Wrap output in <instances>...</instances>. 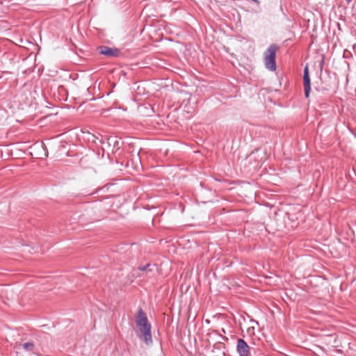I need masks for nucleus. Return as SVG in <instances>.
<instances>
[{"instance_id": "obj_5", "label": "nucleus", "mask_w": 356, "mask_h": 356, "mask_svg": "<svg viewBox=\"0 0 356 356\" xmlns=\"http://www.w3.org/2000/svg\"><path fill=\"white\" fill-rule=\"evenodd\" d=\"M237 351L240 356H248L250 353V347L247 343L242 339L237 341Z\"/></svg>"}, {"instance_id": "obj_9", "label": "nucleus", "mask_w": 356, "mask_h": 356, "mask_svg": "<svg viewBox=\"0 0 356 356\" xmlns=\"http://www.w3.org/2000/svg\"><path fill=\"white\" fill-rule=\"evenodd\" d=\"M149 267H150V265H149V264H147V265H146V266H143V267H140V270H143V271H145V270H147V268H149Z\"/></svg>"}, {"instance_id": "obj_6", "label": "nucleus", "mask_w": 356, "mask_h": 356, "mask_svg": "<svg viewBox=\"0 0 356 356\" xmlns=\"http://www.w3.org/2000/svg\"><path fill=\"white\" fill-rule=\"evenodd\" d=\"M23 348L26 350L31 351L33 349L34 344L31 342L24 343L23 345Z\"/></svg>"}, {"instance_id": "obj_4", "label": "nucleus", "mask_w": 356, "mask_h": 356, "mask_svg": "<svg viewBox=\"0 0 356 356\" xmlns=\"http://www.w3.org/2000/svg\"><path fill=\"white\" fill-rule=\"evenodd\" d=\"M303 84H304V95L305 98H309L312 90V83L309 74V64L307 63L304 66L303 76H302Z\"/></svg>"}, {"instance_id": "obj_10", "label": "nucleus", "mask_w": 356, "mask_h": 356, "mask_svg": "<svg viewBox=\"0 0 356 356\" xmlns=\"http://www.w3.org/2000/svg\"><path fill=\"white\" fill-rule=\"evenodd\" d=\"M251 1L254 3H259V0H251Z\"/></svg>"}, {"instance_id": "obj_1", "label": "nucleus", "mask_w": 356, "mask_h": 356, "mask_svg": "<svg viewBox=\"0 0 356 356\" xmlns=\"http://www.w3.org/2000/svg\"><path fill=\"white\" fill-rule=\"evenodd\" d=\"M136 323L140 334L138 336L143 339L147 345L152 343L151 325L149 323L147 316L142 309L138 311Z\"/></svg>"}, {"instance_id": "obj_3", "label": "nucleus", "mask_w": 356, "mask_h": 356, "mask_svg": "<svg viewBox=\"0 0 356 356\" xmlns=\"http://www.w3.org/2000/svg\"><path fill=\"white\" fill-rule=\"evenodd\" d=\"M99 54L107 58H118L121 56L122 52L119 48L115 47H108L106 45H100L97 48Z\"/></svg>"}, {"instance_id": "obj_2", "label": "nucleus", "mask_w": 356, "mask_h": 356, "mask_svg": "<svg viewBox=\"0 0 356 356\" xmlns=\"http://www.w3.org/2000/svg\"><path fill=\"white\" fill-rule=\"evenodd\" d=\"M279 49L278 44L273 43L264 52V66L270 72H275L277 70L276 54Z\"/></svg>"}, {"instance_id": "obj_7", "label": "nucleus", "mask_w": 356, "mask_h": 356, "mask_svg": "<svg viewBox=\"0 0 356 356\" xmlns=\"http://www.w3.org/2000/svg\"><path fill=\"white\" fill-rule=\"evenodd\" d=\"M145 108L146 110H151V111H154V108L152 107L151 104H147V105H140L138 106V109L142 110Z\"/></svg>"}, {"instance_id": "obj_11", "label": "nucleus", "mask_w": 356, "mask_h": 356, "mask_svg": "<svg viewBox=\"0 0 356 356\" xmlns=\"http://www.w3.org/2000/svg\"><path fill=\"white\" fill-rule=\"evenodd\" d=\"M352 1H353V0H346V1L348 3H350Z\"/></svg>"}, {"instance_id": "obj_8", "label": "nucleus", "mask_w": 356, "mask_h": 356, "mask_svg": "<svg viewBox=\"0 0 356 356\" xmlns=\"http://www.w3.org/2000/svg\"><path fill=\"white\" fill-rule=\"evenodd\" d=\"M324 64H325V56L323 55L322 58H321V60L319 62V65H318V67H319V69H320L321 72H322V70H323Z\"/></svg>"}]
</instances>
